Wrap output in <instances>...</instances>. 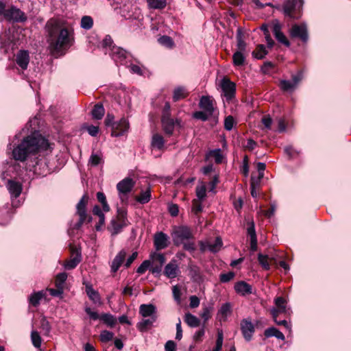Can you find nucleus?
<instances>
[{
	"label": "nucleus",
	"instance_id": "f257e3e1",
	"mask_svg": "<svg viewBox=\"0 0 351 351\" xmlns=\"http://www.w3.org/2000/svg\"><path fill=\"white\" fill-rule=\"evenodd\" d=\"M47 41L52 51L68 50L75 43L73 23L60 18H51L45 24Z\"/></svg>",
	"mask_w": 351,
	"mask_h": 351
},
{
	"label": "nucleus",
	"instance_id": "f03ea898",
	"mask_svg": "<svg viewBox=\"0 0 351 351\" xmlns=\"http://www.w3.org/2000/svg\"><path fill=\"white\" fill-rule=\"evenodd\" d=\"M49 147V143L45 138L40 134L30 135L13 149L12 156L14 160L23 162L29 155L47 150Z\"/></svg>",
	"mask_w": 351,
	"mask_h": 351
},
{
	"label": "nucleus",
	"instance_id": "7ed1b4c3",
	"mask_svg": "<svg viewBox=\"0 0 351 351\" xmlns=\"http://www.w3.org/2000/svg\"><path fill=\"white\" fill-rule=\"evenodd\" d=\"M171 236L176 246L182 245L184 250L190 252L195 250V243L193 240V234L189 227L186 226L176 227Z\"/></svg>",
	"mask_w": 351,
	"mask_h": 351
},
{
	"label": "nucleus",
	"instance_id": "20e7f679",
	"mask_svg": "<svg viewBox=\"0 0 351 351\" xmlns=\"http://www.w3.org/2000/svg\"><path fill=\"white\" fill-rule=\"evenodd\" d=\"M181 123L180 119L171 117L170 104L166 102L161 116V125L164 132L168 136L173 135L176 127L181 128Z\"/></svg>",
	"mask_w": 351,
	"mask_h": 351
},
{
	"label": "nucleus",
	"instance_id": "39448f33",
	"mask_svg": "<svg viewBox=\"0 0 351 351\" xmlns=\"http://www.w3.org/2000/svg\"><path fill=\"white\" fill-rule=\"evenodd\" d=\"M127 209L124 207H118L117 209V216L110 220L108 226V231L111 235L114 236L120 233L124 227L130 223L128 219Z\"/></svg>",
	"mask_w": 351,
	"mask_h": 351
},
{
	"label": "nucleus",
	"instance_id": "423d86ee",
	"mask_svg": "<svg viewBox=\"0 0 351 351\" xmlns=\"http://www.w3.org/2000/svg\"><path fill=\"white\" fill-rule=\"evenodd\" d=\"M88 196L84 194L76 205V215L79 216V220L75 223H71L70 228L75 230L80 229L86 221H91V217L87 215L86 206L88 202Z\"/></svg>",
	"mask_w": 351,
	"mask_h": 351
},
{
	"label": "nucleus",
	"instance_id": "0eeeda50",
	"mask_svg": "<svg viewBox=\"0 0 351 351\" xmlns=\"http://www.w3.org/2000/svg\"><path fill=\"white\" fill-rule=\"evenodd\" d=\"M135 181L131 178L127 177L117 184L119 197L122 202H127L128 194L135 186Z\"/></svg>",
	"mask_w": 351,
	"mask_h": 351
},
{
	"label": "nucleus",
	"instance_id": "6e6552de",
	"mask_svg": "<svg viewBox=\"0 0 351 351\" xmlns=\"http://www.w3.org/2000/svg\"><path fill=\"white\" fill-rule=\"evenodd\" d=\"M269 26L276 40L286 47H289L290 42L282 32V24L278 19H274L271 21Z\"/></svg>",
	"mask_w": 351,
	"mask_h": 351
},
{
	"label": "nucleus",
	"instance_id": "1a4fd4ad",
	"mask_svg": "<svg viewBox=\"0 0 351 351\" xmlns=\"http://www.w3.org/2000/svg\"><path fill=\"white\" fill-rule=\"evenodd\" d=\"M289 34L292 38H299L304 43L308 40V32L306 23L294 24L289 29Z\"/></svg>",
	"mask_w": 351,
	"mask_h": 351
},
{
	"label": "nucleus",
	"instance_id": "9d476101",
	"mask_svg": "<svg viewBox=\"0 0 351 351\" xmlns=\"http://www.w3.org/2000/svg\"><path fill=\"white\" fill-rule=\"evenodd\" d=\"M108 53L117 64L128 66L129 62L128 59L130 58V56L123 49L117 46H112Z\"/></svg>",
	"mask_w": 351,
	"mask_h": 351
},
{
	"label": "nucleus",
	"instance_id": "9b49d317",
	"mask_svg": "<svg viewBox=\"0 0 351 351\" xmlns=\"http://www.w3.org/2000/svg\"><path fill=\"white\" fill-rule=\"evenodd\" d=\"M85 312L89 315L90 319L93 320L99 319L108 326L113 327L116 324L117 319L110 313H102L99 315L97 312L93 311L90 307H86Z\"/></svg>",
	"mask_w": 351,
	"mask_h": 351
},
{
	"label": "nucleus",
	"instance_id": "f8f14e48",
	"mask_svg": "<svg viewBox=\"0 0 351 351\" xmlns=\"http://www.w3.org/2000/svg\"><path fill=\"white\" fill-rule=\"evenodd\" d=\"M4 19L13 22H25L27 21L25 14L16 6L12 5L6 9Z\"/></svg>",
	"mask_w": 351,
	"mask_h": 351
},
{
	"label": "nucleus",
	"instance_id": "ddd939ff",
	"mask_svg": "<svg viewBox=\"0 0 351 351\" xmlns=\"http://www.w3.org/2000/svg\"><path fill=\"white\" fill-rule=\"evenodd\" d=\"M221 88L222 95L227 101H230L235 95L236 85L228 78L223 77L221 81Z\"/></svg>",
	"mask_w": 351,
	"mask_h": 351
},
{
	"label": "nucleus",
	"instance_id": "4468645a",
	"mask_svg": "<svg viewBox=\"0 0 351 351\" xmlns=\"http://www.w3.org/2000/svg\"><path fill=\"white\" fill-rule=\"evenodd\" d=\"M240 329L245 340L251 341L255 332V326L250 318H245L241 321Z\"/></svg>",
	"mask_w": 351,
	"mask_h": 351
},
{
	"label": "nucleus",
	"instance_id": "2eb2a0df",
	"mask_svg": "<svg viewBox=\"0 0 351 351\" xmlns=\"http://www.w3.org/2000/svg\"><path fill=\"white\" fill-rule=\"evenodd\" d=\"M276 307L270 310L273 318L278 317L280 314L289 315V309L286 306V300L282 297H277L274 300Z\"/></svg>",
	"mask_w": 351,
	"mask_h": 351
},
{
	"label": "nucleus",
	"instance_id": "dca6fc26",
	"mask_svg": "<svg viewBox=\"0 0 351 351\" xmlns=\"http://www.w3.org/2000/svg\"><path fill=\"white\" fill-rule=\"evenodd\" d=\"M303 5V0H286L283 5V12L286 16L293 17V12L299 10Z\"/></svg>",
	"mask_w": 351,
	"mask_h": 351
},
{
	"label": "nucleus",
	"instance_id": "f3484780",
	"mask_svg": "<svg viewBox=\"0 0 351 351\" xmlns=\"http://www.w3.org/2000/svg\"><path fill=\"white\" fill-rule=\"evenodd\" d=\"M130 128V123L127 119L123 117L119 121L115 122L112 126V136L118 137L126 133Z\"/></svg>",
	"mask_w": 351,
	"mask_h": 351
},
{
	"label": "nucleus",
	"instance_id": "a211bd4d",
	"mask_svg": "<svg viewBox=\"0 0 351 351\" xmlns=\"http://www.w3.org/2000/svg\"><path fill=\"white\" fill-rule=\"evenodd\" d=\"M71 258L66 261L64 264V267L67 270H71L75 268L82 261V254L80 249L76 247H71Z\"/></svg>",
	"mask_w": 351,
	"mask_h": 351
},
{
	"label": "nucleus",
	"instance_id": "6ab92c4d",
	"mask_svg": "<svg viewBox=\"0 0 351 351\" xmlns=\"http://www.w3.org/2000/svg\"><path fill=\"white\" fill-rule=\"evenodd\" d=\"M34 172L35 174L39 176H45L51 172V168L47 162L46 158H40L36 162V164L33 167Z\"/></svg>",
	"mask_w": 351,
	"mask_h": 351
},
{
	"label": "nucleus",
	"instance_id": "aec40b11",
	"mask_svg": "<svg viewBox=\"0 0 351 351\" xmlns=\"http://www.w3.org/2000/svg\"><path fill=\"white\" fill-rule=\"evenodd\" d=\"M154 243L156 250L165 249L169 245V237L162 232H157L154 235Z\"/></svg>",
	"mask_w": 351,
	"mask_h": 351
},
{
	"label": "nucleus",
	"instance_id": "412c9836",
	"mask_svg": "<svg viewBox=\"0 0 351 351\" xmlns=\"http://www.w3.org/2000/svg\"><path fill=\"white\" fill-rule=\"evenodd\" d=\"M15 62L21 69H27L29 62L28 51L26 50H20L16 55Z\"/></svg>",
	"mask_w": 351,
	"mask_h": 351
},
{
	"label": "nucleus",
	"instance_id": "4be33fe9",
	"mask_svg": "<svg viewBox=\"0 0 351 351\" xmlns=\"http://www.w3.org/2000/svg\"><path fill=\"white\" fill-rule=\"evenodd\" d=\"M180 271L179 267L176 260H171L165 267L164 273L169 278H175Z\"/></svg>",
	"mask_w": 351,
	"mask_h": 351
},
{
	"label": "nucleus",
	"instance_id": "5701e85b",
	"mask_svg": "<svg viewBox=\"0 0 351 351\" xmlns=\"http://www.w3.org/2000/svg\"><path fill=\"white\" fill-rule=\"evenodd\" d=\"M7 188L11 197L15 198L21 195L23 189L21 183L12 180H8Z\"/></svg>",
	"mask_w": 351,
	"mask_h": 351
},
{
	"label": "nucleus",
	"instance_id": "b1692460",
	"mask_svg": "<svg viewBox=\"0 0 351 351\" xmlns=\"http://www.w3.org/2000/svg\"><path fill=\"white\" fill-rule=\"evenodd\" d=\"M199 108L206 111L208 115H212L214 112L213 102L209 96H202L199 103Z\"/></svg>",
	"mask_w": 351,
	"mask_h": 351
},
{
	"label": "nucleus",
	"instance_id": "393cba45",
	"mask_svg": "<svg viewBox=\"0 0 351 351\" xmlns=\"http://www.w3.org/2000/svg\"><path fill=\"white\" fill-rule=\"evenodd\" d=\"M234 290L237 293L243 296L252 293V286L245 281L237 282L234 285Z\"/></svg>",
	"mask_w": 351,
	"mask_h": 351
},
{
	"label": "nucleus",
	"instance_id": "a878e982",
	"mask_svg": "<svg viewBox=\"0 0 351 351\" xmlns=\"http://www.w3.org/2000/svg\"><path fill=\"white\" fill-rule=\"evenodd\" d=\"M86 287V293L88 296L89 299L92 300L95 304L101 303V297L97 291L95 290L90 282L83 283Z\"/></svg>",
	"mask_w": 351,
	"mask_h": 351
},
{
	"label": "nucleus",
	"instance_id": "bb28decb",
	"mask_svg": "<svg viewBox=\"0 0 351 351\" xmlns=\"http://www.w3.org/2000/svg\"><path fill=\"white\" fill-rule=\"evenodd\" d=\"M139 313L143 317L156 316V308L154 304H143L139 307Z\"/></svg>",
	"mask_w": 351,
	"mask_h": 351
},
{
	"label": "nucleus",
	"instance_id": "cd10ccee",
	"mask_svg": "<svg viewBox=\"0 0 351 351\" xmlns=\"http://www.w3.org/2000/svg\"><path fill=\"white\" fill-rule=\"evenodd\" d=\"M165 139L164 137L159 134H154L151 140V146L154 149L162 150L165 147Z\"/></svg>",
	"mask_w": 351,
	"mask_h": 351
},
{
	"label": "nucleus",
	"instance_id": "c85d7f7f",
	"mask_svg": "<svg viewBox=\"0 0 351 351\" xmlns=\"http://www.w3.org/2000/svg\"><path fill=\"white\" fill-rule=\"evenodd\" d=\"M126 252L124 250L120 251L117 256L114 257V260L112 262L111 265V270L113 272H116L122 263H123V261L125 258Z\"/></svg>",
	"mask_w": 351,
	"mask_h": 351
},
{
	"label": "nucleus",
	"instance_id": "c756f323",
	"mask_svg": "<svg viewBox=\"0 0 351 351\" xmlns=\"http://www.w3.org/2000/svg\"><path fill=\"white\" fill-rule=\"evenodd\" d=\"M12 42V39L10 36V30H5L0 34V47L3 49L5 51H7Z\"/></svg>",
	"mask_w": 351,
	"mask_h": 351
},
{
	"label": "nucleus",
	"instance_id": "7c9ffc66",
	"mask_svg": "<svg viewBox=\"0 0 351 351\" xmlns=\"http://www.w3.org/2000/svg\"><path fill=\"white\" fill-rule=\"evenodd\" d=\"M156 316L148 319H143L137 323L136 327L141 332H145L152 326L153 324L156 321Z\"/></svg>",
	"mask_w": 351,
	"mask_h": 351
},
{
	"label": "nucleus",
	"instance_id": "2f4dec72",
	"mask_svg": "<svg viewBox=\"0 0 351 351\" xmlns=\"http://www.w3.org/2000/svg\"><path fill=\"white\" fill-rule=\"evenodd\" d=\"M264 335L267 338L274 337L282 341H284L285 339L284 334L275 327H270L267 328L264 332Z\"/></svg>",
	"mask_w": 351,
	"mask_h": 351
},
{
	"label": "nucleus",
	"instance_id": "473e14b6",
	"mask_svg": "<svg viewBox=\"0 0 351 351\" xmlns=\"http://www.w3.org/2000/svg\"><path fill=\"white\" fill-rule=\"evenodd\" d=\"M104 114L105 109L101 103L96 104L91 111V115L93 118L96 120L101 119Z\"/></svg>",
	"mask_w": 351,
	"mask_h": 351
},
{
	"label": "nucleus",
	"instance_id": "72a5a7b5",
	"mask_svg": "<svg viewBox=\"0 0 351 351\" xmlns=\"http://www.w3.org/2000/svg\"><path fill=\"white\" fill-rule=\"evenodd\" d=\"M184 320L186 324L191 328L197 327L200 324L199 319L190 313L185 314Z\"/></svg>",
	"mask_w": 351,
	"mask_h": 351
},
{
	"label": "nucleus",
	"instance_id": "f704fd0d",
	"mask_svg": "<svg viewBox=\"0 0 351 351\" xmlns=\"http://www.w3.org/2000/svg\"><path fill=\"white\" fill-rule=\"evenodd\" d=\"M103 162V156L101 152H93L91 154L88 160V165H90L91 167H97V165Z\"/></svg>",
	"mask_w": 351,
	"mask_h": 351
},
{
	"label": "nucleus",
	"instance_id": "c9c22d12",
	"mask_svg": "<svg viewBox=\"0 0 351 351\" xmlns=\"http://www.w3.org/2000/svg\"><path fill=\"white\" fill-rule=\"evenodd\" d=\"M151 197V189L148 188L147 190L141 191L140 195L136 196L135 199L138 203L145 204L150 201Z\"/></svg>",
	"mask_w": 351,
	"mask_h": 351
},
{
	"label": "nucleus",
	"instance_id": "e433bc0d",
	"mask_svg": "<svg viewBox=\"0 0 351 351\" xmlns=\"http://www.w3.org/2000/svg\"><path fill=\"white\" fill-rule=\"evenodd\" d=\"M188 95V93L185 88L182 86H178L173 90V99L174 101H178L182 99H184Z\"/></svg>",
	"mask_w": 351,
	"mask_h": 351
},
{
	"label": "nucleus",
	"instance_id": "4c0bfd02",
	"mask_svg": "<svg viewBox=\"0 0 351 351\" xmlns=\"http://www.w3.org/2000/svg\"><path fill=\"white\" fill-rule=\"evenodd\" d=\"M245 61V56L243 51H238L234 53L232 56L233 64L236 66H243Z\"/></svg>",
	"mask_w": 351,
	"mask_h": 351
},
{
	"label": "nucleus",
	"instance_id": "58836bf2",
	"mask_svg": "<svg viewBox=\"0 0 351 351\" xmlns=\"http://www.w3.org/2000/svg\"><path fill=\"white\" fill-rule=\"evenodd\" d=\"M279 86L282 91L293 92L295 88V84L290 80H281L279 83Z\"/></svg>",
	"mask_w": 351,
	"mask_h": 351
},
{
	"label": "nucleus",
	"instance_id": "ea45409f",
	"mask_svg": "<svg viewBox=\"0 0 351 351\" xmlns=\"http://www.w3.org/2000/svg\"><path fill=\"white\" fill-rule=\"evenodd\" d=\"M261 29L263 31L265 35V38L266 40L268 47L272 48L273 46L274 45V41L273 40L270 36L269 31V25L266 23H264L261 26Z\"/></svg>",
	"mask_w": 351,
	"mask_h": 351
},
{
	"label": "nucleus",
	"instance_id": "a19ab883",
	"mask_svg": "<svg viewBox=\"0 0 351 351\" xmlns=\"http://www.w3.org/2000/svg\"><path fill=\"white\" fill-rule=\"evenodd\" d=\"M147 2L152 9L162 10L167 5V0H147Z\"/></svg>",
	"mask_w": 351,
	"mask_h": 351
},
{
	"label": "nucleus",
	"instance_id": "79ce46f5",
	"mask_svg": "<svg viewBox=\"0 0 351 351\" xmlns=\"http://www.w3.org/2000/svg\"><path fill=\"white\" fill-rule=\"evenodd\" d=\"M236 38L237 42V46L239 49L238 51L244 52L245 51L246 44L243 38V33L241 29H237Z\"/></svg>",
	"mask_w": 351,
	"mask_h": 351
},
{
	"label": "nucleus",
	"instance_id": "37998d69",
	"mask_svg": "<svg viewBox=\"0 0 351 351\" xmlns=\"http://www.w3.org/2000/svg\"><path fill=\"white\" fill-rule=\"evenodd\" d=\"M44 296L45 294L43 291L34 293L29 296V302L32 306H37Z\"/></svg>",
	"mask_w": 351,
	"mask_h": 351
},
{
	"label": "nucleus",
	"instance_id": "c03bdc74",
	"mask_svg": "<svg viewBox=\"0 0 351 351\" xmlns=\"http://www.w3.org/2000/svg\"><path fill=\"white\" fill-rule=\"evenodd\" d=\"M267 54V51L263 45H258L256 50L252 52V56L257 59H263Z\"/></svg>",
	"mask_w": 351,
	"mask_h": 351
},
{
	"label": "nucleus",
	"instance_id": "a18cd8bd",
	"mask_svg": "<svg viewBox=\"0 0 351 351\" xmlns=\"http://www.w3.org/2000/svg\"><path fill=\"white\" fill-rule=\"evenodd\" d=\"M93 26V19L90 16H84L82 17L80 27L82 29L88 30Z\"/></svg>",
	"mask_w": 351,
	"mask_h": 351
},
{
	"label": "nucleus",
	"instance_id": "49530a36",
	"mask_svg": "<svg viewBox=\"0 0 351 351\" xmlns=\"http://www.w3.org/2000/svg\"><path fill=\"white\" fill-rule=\"evenodd\" d=\"M222 246V241L220 237H217L213 243H208V250L212 252H217Z\"/></svg>",
	"mask_w": 351,
	"mask_h": 351
},
{
	"label": "nucleus",
	"instance_id": "de8ad7c7",
	"mask_svg": "<svg viewBox=\"0 0 351 351\" xmlns=\"http://www.w3.org/2000/svg\"><path fill=\"white\" fill-rule=\"evenodd\" d=\"M40 328L43 331V334L45 335H49L51 327L46 317H43L40 319Z\"/></svg>",
	"mask_w": 351,
	"mask_h": 351
},
{
	"label": "nucleus",
	"instance_id": "09e8293b",
	"mask_svg": "<svg viewBox=\"0 0 351 351\" xmlns=\"http://www.w3.org/2000/svg\"><path fill=\"white\" fill-rule=\"evenodd\" d=\"M158 43L167 48H172L174 46V42L173 39L168 36H162L158 40Z\"/></svg>",
	"mask_w": 351,
	"mask_h": 351
},
{
	"label": "nucleus",
	"instance_id": "8fccbe9b",
	"mask_svg": "<svg viewBox=\"0 0 351 351\" xmlns=\"http://www.w3.org/2000/svg\"><path fill=\"white\" fill-rule=\"evenodd\" d=\"M97 200L101 204L103 210L108 212L110 210V206L106 201V195L102 192H97Z\"/></svg>",
	"mask_w": 351,
	"mask_h": 351
},
{
	"label": "nucleus",
	"instance_id": "3c124183",
	"mask_svg": "<svg viewBox=\"0 0 351 351\" xmlns=\"http://www.w3.org/2000/svg\"><path fill=\"white\" fill-rule=\"evenodd\" d=\"M213 311V306L212 304L203 307L200 316L204 319V322H206L210 318Z\"/></svg>",
	"mask_w": 351,
	"mask_h": 351
},
{
	"label": "nucleus",
	"instance_id": "603ef678",
	"mask_svg": "<svg viewBox=\"0 0 351 351\" xmlns=\"http://www.w3.org/2000/svg\"><path fill=\"white\" fill-rule=\"evenodd\" d=\"M31 339L32 344L36 348H39L41 346L42 339L37 331L33 330L31 332Z\"/></svg>",
	"mask_w": 351,
	"mask_h": 351
},
{
	"label": "nucleus",
	"instance_id": "864d4df0",
	"mask_svg": "<svg viewBox=\"0 0 351 351\" xmlns=\"http://www.w3.org/2000/svg\"><path fill=\"white\" fill-rule=\"evenodd\" d=\"M66 279H67L66 273L62 272V273L58 274L56 278V281H55L56 287H62V289H64V285Z\"/></svg>",
	"mask_w": 351,
	"mask_h": 351
},
{
	"label": "nucleus",
	"instance_id": "5fc2aeb1",
	"mask_svg": "<svg viewBox=\"0 0 351 351\" xmlns=\"http://www.w3.org/2000/svg\"><path fill=\"white\" fill-rule=\"evenodd\" d=\"M268 259L269 258L267 255H263L261 253L258 254V261L259 264L265 270H269L270 269V265Z\"/></svg>",
	"mask_w": 351,
	"mask_h": 351
},
{
	"label": "nucleus",
	"instance_id": "6e6d98bb",
	"mask_svg": "<svg viewBox=\"0 0 351 351\" xmlns=\"http://www.w3.org/2000/svg\"><path fill=\"white\" fill-rule=\"evenodd\" d=\"M208 155L215 158V162L219 164L222 162L223 156L220 149H215L209 152Z\"/></svg>",
	"mask_w": 351,
	"mask_h": 351
},
{
	"label": "nucleus",
	"instance_id": "4d7b16f0",
	"mask_svg": "<svg viewBox=\"0 0 351 351\" xmlns=\"http://www.w3.org/2000/svg\"><path fill=\"white\" fill-rule=\"evenodd\" d=\"M236 124L234 117L231 115L226 117L224 119V128L227 131H230Z\"/></svg>",
	"mask_w": 351,
	"mask_h": 351
},
{
	"label": "nucleus",
	"instance_id": "13d9d810",
	"mask_svg": "<svg viewBox=\"0 0 351 351\" xmlns=\"http://www.w3.org/2000/svg\"><path fill=\"white\" fill-rule=\"evenodd\" d=\"M231 305L229 302H226L221 306L219 310V314L221 315L223 317H226L228 315L231 313Z\"/></svg>",
	"mask_w": 351,
	"mask_h": 351
},
{
	"label": "nucleus",
	"instance_id": "bf43d9fd",
	"mask_svg": "<svg viewBox=\"0 0 351 351\" xmlns=\"http://www.w3.org/2000/svg\"><path fill=\"white\" fill-rule=\"evenodd\" d=\"M208 114L206 111H196L193 114V117L196 119H199L203 121H206L208 119Z\"/></svg>",
	"mask_w": 351,
	"mask_h": 351
},
{
	"label": "nucleus",
	"instance_id": "052dcab7",
	"mask_svg": "<svg viewBox=\"0 0 351 351\" xmlns=\"http://www.w3.org/2000/svg\"><path fill=\"white\" fill-rule=\"evenodd\" d=\"M223 341V334L222 330H218L217 332V338L216 341V345L215 347V350L216 351H220L222 348Z\"/></svg>",
	"mask_w": 351,
	"mask_h": 351
},
{
	"label": "nucleus",
	"instance_id": "680f3d73",
	"mask_svg": "<svg viewBox=\"0 0 351 351\" xmlns=\"http://www.w3.org/2000/svg\"><path fill=\"white\" fill-rule=\"evenodd\" d=\"M235 274L233 271H229L228 273L221 274L219 276V280L221 282L226 283L230 282L234 278Z\"/></svg>",
	"mask_w": 351,
	"mask_h": 351
},
{
	"label": "nucleus",
	"instance_id": "e2e57ef3",
	"mask_svg": "<svg viewBox=\"0 0 351 351\" xmlns=\"http://www.w3.org/2000/svg\"><path fill=\"white\" fill-rule=\"evenodd\" d=\"M150 265H151L150 261L145 260L137 268L136 272L139 274H143L149 268Z\"/></svg>",
	"mask_w": 351,
	"mask_h": 351
},
{
	"label": "nucleus",
	"instance_id": "0e129e2a",
	"mask_svg": "<svg viewBox=\"0 0 351 351\" xmlns=\"http://www.w3.org/2000/svg\"><path fill=\"white\" fill-rule=\"evenodd\" d=\"M114 336L113 332L108 330H103L100 334L101 341L103 342H107L112 339Z\"/></svg>",
	"mask_w": 351,
	"mask_h": 351
},
{
	"label": "nucleus",
	"instance_id": "69168bd1",
	"mask_svg": "<svg viewBox=\"0 0 351 351\" xmlns=\"http://www.w3.org/2000/svg\"><path fill=\"white\" fill-rule=\"evenodd\" d=\"M196 195L199 200H203L205 198L206 195V189L204 185L197 187Z\"/></svg>",
	"mask_w": 351,
	"mask_h": 351
},
{
	"label": "nucleus",
	"instance_id": "338daca9",
	"mask_svg": "<svg viewBox=\"0 0 351 351\" xmlns=\"http://www.w3.org/2000/svg\"><path fill=\"white\" fill-rule=\"evenodd\" d=\"M261 122L264 125L265 128H266L267 130L271 129V124L273 120L269 115L263 116L262 117Z\"/></svg>",
	"mask_w": 351,
	"mask_h": 351
},
{
	"label": "nucleus",
	"instance_id": "774afa93",
	"mask_svg": "<svg viewBox=\"0 0 351 351\" xmlns=\"http://www.w3.org/2000/svg\"><path fill=\"white\" fill-rule=\"evenodd\" d=\"M172 293L173 299L178 302L180 303L181 301V291L180 288L175 285L172 288Z\"/></svg>",
	"mask_w": 351,
	"mask_h": 351
}]
</instances>
